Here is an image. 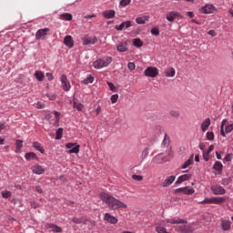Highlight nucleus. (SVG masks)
<instances>
[{
    "label": "nucleus",
    "mask_w": 233,
    "mask_h": 233,
    "mask_svg": "<svg viewBox=\"0 0 233 233\" xmlns=\"http://www.w3.org/2000/svg\"><path fill=\"white\" fill-rule=\"evenodd\" d=\"M99 198L103 203H106V205H107L108 208L111 210H118V208H128L127 204L121 202V200L112 197V195L106 192L100 193Z\"/></svg>",
    "instance_id": "f257e3e1"
},
{
    "label": "nucleus",
    "mask_w": 233,
    "mask_h": 233,
    "mask_svg": "<svg viewBox=\"0 0 233 233\" xmlns=\"http://www.w3.org/2000/svg\"><path fill=\"white\" fill-rule=\"evenodd\" d=\"M110 63H112V56H106L104 58H99L96 61H95L93 63V66L96 70H99L101 68H105V67L108 66V65H110Z\"/></svg>",
    "instance_id": "f03ea898"
},
{
    "label": "nucleus",
    "mask_w": 233,
    "mask_h": 233,
    "mask_svg": "<svg viewBox=\"0 0 233 233\" xmlns=\"http://www.w3.org/2000/svg\"><path fill=\"white\" fill-rule=\"evenodd\" d=\"M233 130V124H230L228 120L224 119L221 122L220 135L222 137H226L227 134H230Z\"/></svg>",
    "instance_id": "7ed1b4c3"
},
{
    "label": "nucleus",
    "mask_w": 233,
    "mask_h": 233,
    "mask_svg": "<svg viewBox=\"0 0 233 233\" xmlns=\"http://www.w3.org/2000/svg\"><path fill=\"white\" fill-rule=\"evenodd\" d=\"M225 202V198H205L204 200H202L200 202V205H220V203H224Z\"/></svg>",
    "instance_id": "20e7f679"
},
{
    "label": "nucleus",
    "mask_w": 233,
    "mask_h": 233,
    "mask_svg": "<svg viewBox=\"0 0 233 233\" xmlns=\"http://www.w3.org/2000/svg\"><path fill=\"white\" fill-rule=\"evenodd\" d=\"M60 83L62 85V89L64 90V92H69V90L72 88V86L70 85V81L66 77V75L61 76Z\"/></svg>",
    "instance_id": "39448f33"
},
{
    "label": "nucleus",
    "mask_w": 233,
    "mask_h": 233,
    "mask_svg": "<svg viewBox=\"0 0 233 233\" xmlns=\"http://www.w3.org/2000/svg\"><path fill=\"white\" fill-rule=\"evenodd\" d=\"M167 223H170V225H185L187 221L183 218H167L161 222V225H167Z\"/></svg>",
    "instance_id": "423d86ee"
},
{
    "label": "nucleus",
    "mask_w": 233,
    "mask_h": 233,
    "mask_svg": "<svg viewBox=\"0 0 233 233\" xmlns=\"http://www.w3.org/2000/svg\"><path fill=\"white\" fill-rule=\"evenodd\" d=\"M48 32H50V28H43L36 31L35 33L36 41L46 39V35H48Z\"/></svg>",
    "instance_id": "0eeeda50"
},
{
    "label": "nucleus",
    "mask_w": 233,
    "mask_h": 233,
    "mask_svg": "<svg viewBox=\"0 0 233 233\" xmlns=\"http://www.w3.org/2000/svg\"><path fill=\"white\" fill-rule=\"evenodd\" d=\"M144 74L147 77H157V76H159V69H157V67L149 66L146 68Z\"/></svg>",
    "instance_id": "6e6552de"
},
{
    "label": "nucleus",
    "mask_w": 233,
    "mask_h": 233,
    "mask_svg": "<svg viewBox=\"0 0 233 233\" xmlns=\"http://www.w3.org/2000/svg\"><path fill=\"white\" fill-rule=\"evenodd\" d=\"M196 190L189 187H184L175 189V194H185L186 196H192Z\"/></svg>",
    "instance_id": "1a4fd4ad"
},
{
    "label": "nucleus",
    "mask_w": 233,
    "mask_h": 233,
    "mask_svg": "<svg viewBox=\"0 0 233 233\" xmlns=\"http://www.w3.org/2000/svg\"><path fill=\"white\" fill-rule=\"evenodd\" d=\"M177 17H179L180 19H183V15H181V13L176 12V11H171V12L167 13L166 15V19L169 23H174V21H176V19H177Z\"/></svg>",
    "instance_id": "9d476101"
},
{
    "label": "nucleus",
    "mask_w": 233,
    "mask_h": 233,
    "mask_svg": "<svg viewBox=\"0 0 233 233\" xmlns=\"http://www.w3.org/2000/svg\"><path fill=\"white\" fill-rule=\"evenodd\" d=\"M66 147L69 149L67 154H79V148L81 147L76 143H67Z\"/></svg>",
    "instance_id": "9b49d317"
},
{
    "label": "nucleus",
    "mask_w": 233,
    "mask_h": 233,
    "mask_svg": "<svg viewBox=\"0 0 233 233\" xmlns=\"http://www.w3.org/2000/svg\"><path fill=\"white\" fill-rule=\"evenodd\" d=\"M96 43H97V37L96 36H90L86 35L84 37H82V44L84 46L96 45Z\"/></svg>",
    "instance_id": "f8f14e48"
},
{
    "label": "nucleus",
    "mask_w": 233,
    "mask_h": 233,
    "mask_svg": "<svg viewBox=\"0 0 233 233\" xmlns=\"http://www.w3.org/2000/svg\"><path fill=\"white\" fill-rule=\"evenodd\" d=\"M46 228L49 230V232H56V233H61L63 232V228L56 224L52 223H46L45 225Z\"/></svg>",
    "instance_id": "ddd939ff"
},
{
    "label": "nucleus",
    "mask_w": 233,
    "mask_h": 233,
    "mask_svg": "<svg viewBox=\"0 0 233 233\" xmlns=\"http://www.w3.org/2000/svg\"><path fill=\"white\" fill-rule=\"evenodd\" d=\"M175 181H176V176H169L161 183V187H170Z\"/></svg>",
    "instance_id": "4468645a"
},
{
    "label": "nucleus",
    "mask_w": 233,
    "mask_h": 233,
    "mask_svg": "<svg viewBox=\"0 0 233 233\" xmlns=\"http://www.w3.org/2000/svg\"><path fill=\"white\" fill-rule=\"evenodd\" d=\"M31 170L33 172V174H36L37 176H41V174H43L45 172V167H43V166L40 165H35L31 167Z\"/></svg>",
    "instance_id": "2eb2a0df"
},
{
    "label": "nucleus",
    "mask_w": 233,
    "mask_h": 233,
    "mask_svg": "<svg viewBox=\"0 0 233 233\" xmlns=\"http://www.w3.org/2000/svg\"><path fill=\"white\" fill-rule=\"evenodd\" d=\"M64 45L67 46V48H74V38L72 37V35L65 36Z\"/></svg>",
    "instance_id": "dca6fc26"
},
{
    "label": "nucleus",
    "mask_w": 233,
    "mask_h": 233,
    "mask_svg": "<svg viewBox=\"0 0 233 233\" xmlns=\"http://www.w3.org/2000/svg\"><path fill=\"white\" fill-rule=\"evenodd\" d=\"M104 219L105 221H107V223H111V225H116L117 223V218L110 215V213H106Z\"/></svg>",
    "instance_id": "f3484780"
},
{
    "label": "nucleus",
    "mask_w": 233,
    "mask_h": 233,
    "mask_svg": "<svg viewBox=\"0 0 233 233\" xmlns=\"http://www.w3.org/2000/svg\"><path fill=\"white\" fill-rule=\"evenodd\" d=\"M214 5H206L204 7L200 9L201 14H214Z\"/></svg>",
    "instance_id": "a211bd4d"
},
{
    "label": "nucleus",
    "mask_w": 233,
    "mask_h": 233,
    "mask_svg": "<svg viewBox=\"0 0 233 233\" xmlns=\"http://www.w3.org/2000/svg\"><path fill=\"white\" fill-rule=\"evenodd\" d=\"M190 177H192L191 174L181 175L180 177H177V179L176 181V185H181V183H183L185 181H188V179H190Z\"/></svg>",
    "instance_id": "6ab92c4d"
},
{
    "label": "nucleus",
    "mask_w": 233,
    "mask_h": 233,
    "mask_svg": "<svg viewBox=\"0 0 233 233\" xmlns=\"http://www.w3.org/2000/svg\"><path fill=\"white\" fill-rule=\"evenodd\" d=\"M165 161H167V159H165V156L163 155V153L155 156L152 159V162L157 164L165 163Z\"/></svg>",
    "instance_id": "aec40b11"
},
{
    "label": "nucleus",
    "mask_w": 233,
    "mask_h": 233,
    "mask_svg": "<svg viewBox=\"0 0 233 233\" xmlns=\"http://www.w3.org/2000/svg\"><path fill=\"white\" fill-rule=\"evenodd\" d=\"M117 52H128V43L121 42L116 46Z\"/></svg>",
    "instance_id": "412c9836"
},
{
    "label": "nucleus",
    "mask_w": 233,
    "mask_h": 233,
    "mask_svg": "<svg viewBox=\"0 0 233 233\" xmlns=\"http://www.w3.org/2000/svg\"><path fill=\"white\" fill-rule=\"evenodd\" d=\"M102 15L106 18V19H113V17H116V11L110 9V10H106L104 11L102 13Z\"/></svg>",
    "instance_id": "4be33fe9"
},
{
    "label": "nucleus",
    "mask_w": 233,
    "mask_h": 233,
    "mask_svg": "<svg viewBox=\"0 0 233 233\" xmlns=\"http://www.w3.org/2000/svg\"><path fill=\"white\" fill-rule=\"evenodd\" d=\"M212 190L217 196H223V194H225V188L221 186H217L213 187Z\"/></svg>",
    "instance_id": "5701e85b"
},
{
    "label": "nucleus",
    "mask_w": 233,
    "mask_h": 233,
    "mask_svg": "<svg viewBox=\"0 0 233 233\" xmlns=\"http://www.w3.org/2000/svg\"><path fill=\"white\" fill-rule=\"evenodd\" d=\"M149 19H150L149 15H144V16L137 17L136 18V23L137 25H145V23H147V21H148Z\"/></svg>",
    "instance_id": "b1692460"
},
{
    "label": "nucleus",
    "mask_w": 233,
    "mask_h": 233,
    "mask_svg": "<svg viewBox=\"0 0 233 233\" xmlns=\"http://www.w3.org/2000/svg\"><path fill=\"white\" fill-rule=\"evenodd\" d=\"M73 108H76L78 112H83V108H85V105L77 100H74Z\"/></svg>",
    "instance_id": "393cba45"
},
{
    "label": "nucleus",
    "mask_w": 233,
    "mask_h": 233,
    "mask_svg": "<svg viewBox=\"0 0 233 233\" xmlns=\"http://www.w3.org/2000/svg\"><path fill=\"white\" fill-rule=\"evenodd\" d=\"M210 127V118H206L201 124L202 132H207Z\"/></svg>",
    "instance_id": "a878e982"
},
{
    "label": "nucleus",
    "mask_w": 233,
    "mask_h": 233,
    "mask_svg": "<svg viewBox=\"0 0 233 233\" xmlns=\"http://www.w3.org/2000/svg\"><path fill=\"white\" fill-rule=\"evenodd\" d=\"M165 76L166 77H174V76H176V69H174V67H168L165 71Z\"/></svg>",
    "instance_id": "bb28decb"
},
{
    "label": "nucleus",
    "mask_w": 233,
    "mask_h": 233,
    "mask_svg": "<svg viewBox=\"0 0 233 233\" xmlns=\"http://www.w3.org/2000/svg\"><path fill=\"white\" fill-rule=\"evenodd\" d=\"M60 19L62 21H72L73 15L70 13H65V14L60 15Z\"/></svg>",
    "instance_id": "cd10ccee"
},
{
    "label": "nucleus",
    "mask_w": 233,
    "mask_h": 233,
    "mask_svg": "<svg viewBox=\"0 0 233 233\" xmlns=\"http://www.w3.org/2000/svg\"><path fill=\"white\" fill-rule=\"evenodd\" d=\"M73 223H76V225H81V223H84V225L86 224V219L84 218V217L82 218H73L72 219Z\"/></svg>",
    "instance_id": "c85d7f7f"
},
{
    "label": "nucleus",
    "mask_w": 233,
    "mask_h": 233,
    "mask_svg": "<svg viewBox=\"0 0 233 233\" xmlns=\"http://www.w3.org/2000/svg\"><path fill=\"white\" fill-rule=\"evenodd\" d=\"M214 170H217V172H222L223 171V164L219 161H216L213 166Z\"/></svg>",
    "instance_id": "c756f323"
},
{
    "label": "nucleus",
    "mask_w": 233,
    "mask_h": 233,
    "mask_svg": "<svg viewBox=\"0 0 233 233\" xmlns=\"http://www.w3.org/2000/svg\"><path fill=\"white\" fill-rule=\"evenodd\" d=\"M194 163V155H192L189 159L187 161H186L183 166L182 168H188V167H190V165H192Z\"/></svg>",
    "instance_id": "7c9ffc66"
},
{
    "label": "nucleus",
    "mask_w": 233,
    "mask_h": 233,
    "mask_svg": "<svg viewBox=\"0 0 233 233\" xmlns=\"http://www.w3.org/2000/svg\"><path fill=\"white\" fill-rule=\"evenodd\" d=\"M169 145L170 138L168 137V135L165 134L164 140L162 142V147H164V148H168Z\"/></svg>",
    "instance_id": "2f4dec72"
},
{
    "label": "nucleus",
    "mask_w": 233,
    "mask_h": 233,
    "mask_svg": "<svg viewBox=\"0 0 233 233\" xmlns=\"http://www.w3.org/2000/svg\"><path fill=\"white\" fill-rule=\"evenodd\" d=\"M222 230H230V220H222Z\"/></svg>",
    "instance_id": "473e14b6"
},
{
    "label": "nucleus",
    "mask_w": 233,
    "mask_h": 233,
    "mask_svg": "<svg viewBox=\"0 0 233 233\" xmlns=\"http://www.w3.org/2000/svg\"><path fill=\"white\" fill-rule=\"evenodd\" d=\"M35 77L37 79V81H43L45 79V73L42 71H35Z\"/></svg>",
    "instance_id": "72a5a7b5"
},
{
    "label": "nucleus",
    "mask_w": 233,
    "mask_h": 233,
    "mask_svg": "<svg viewBox=\"0 0 233 233\" xmlns=\"http://www.w3.org/2000/svg\"><path fill=\"white\" fill-rule=\"evenodd\" d=\"M25 157L27 161H30L32 159H37V155L34 152H29L25 155Z\"/></svg>",
    "instance_id": "f704fd0d"
},
{
    "label": "nucleus",
    "mask_w": 233,
    "mask_h": 233,
    "mask_svg": "<svg viewBox=\"0 0 233 233\" xmlns=\"http://www.w3.org/2000/svg\"><path fill=\"white\" fill-rule=\"evenodd\" d=\"M33 147L35 148V150H38V152H41V154H45V148L42 147L39 142H34Z\"/></svg>",
    "instance_id": "c9c22d12"
},
{
    "label": "nucleus",
    "mask_w": 233,
    "mask_h": 233,
    "mask_svg": "<svg viewBox=\"0 0 233 233\" xmlns=\"http://www.w3.org/2000/svg\"><path fill=\"white\" fill-rule=\"evenodd\" d=\"M133 46H137V48H141L143 46V41L139 38L133 39Z\"/></svg>",
    "instance_id": "e433bc0d"
},
{
    "label": "nucleus",
    "mask_w": 233,
    "mask_h": 233,
    "mask_svg": "<svg viewBox=\"0 0 233 233\" xmlns=\"http://www.w3.org/2000/svg\"><path fill=\"white\" fill-rule=\"evenodd\" d=\"M1 196L2 198H4L5 199H8L9 198H12V192L5 190V191H1Z\"/></svg>",
    "instance_id": "4c0bfd02"
},
{
    "label": "nucleus",
    "mask_w": 233,
    "mask_h": 233,
    "mask_svg": "<svg viewBox=\"0 0 233 233\" xmlns=\"http://www.w3.org/2000/svg\"><path fill=\"white\" fill-rule=\"evenodd\" d=\"M15 145H16V152H21V148H23V141L17 139L15 141Z\"/></svg>",
    "instance_id": "58836bf2"
},
{
    "label": "nucleus",
    "mask_w": 233,
    "mask_h": 233,
    "mask_svg": "<svg viewBox=\"0 0 233 233\" xmlns=\"http://www.w3.org/2000/svg\"><path fill=\"white\" fill-rule=\"evenodd\" d=\"M63 137V127H59L56 130V139H61Z\"/></svg>",
    "instance_id": "ea45409f"
},
{
    "label": "nucleus",
    "mask_w": 233,
    "mask_h": 233,
    "mask_svg": "<svg viewBox=\"0 0 233 233\" xmlns=\"http://www.w3.org/2000/svg\"><path fill=\"white\" fill-rule=\"evenodd\" d=\"M207 139H208V141H214V132L208 131V132L207 133Z\"/></svg>",
    "instance_id": "a19ab883"
},
{
    "label": "nucleus",
    "mask_w": 233,
    "mask_h": 233,
    "mask_svg": "<svg viewBox=\"0 0 233 233\" xmlns=\"http://www.w3.org/2000/svg\"><path fill=\"white\" fill-rule=\"evenodd\" d=\"M110 99H111V103H113V104L117 103V99H119V95L115 94V95L111 96Z\"/></svg>",
    "instance_id": "79ce46f5"
},
{
    "label": "nucleus",
    "mask_w": 233,
    "mask_h": 233,
    "mask_svg": "<svg viewBox=\"0 0 233 233\" xmlns=\"http://www.w3.org/2000/svg\"><path fill=\"white\" fill-rule=\"evenodd\" d=\"M131 0H121L120 1V6H128V5H130Z\"/></svg>",
    "instance_id": "37998d69"
},
{
    "label": "nucleus",
    "mask_w": 233,
    "mask_h": 233,
    "mask_svg": "<svg viewBox=\"0 0 233 233\" xmlns=\"http://www.w3.org/2000/svg\"><path fill=\"white\" fill-rule=\"evenodd\" d=\"M132 179H134L135 181H143V176H140V175H133V176H132Z\"/></svg>",
    "instance_id": "c03bdc74"
},
{
    "label": "nucleus",
    "mask_w": 233,
    "mask_h": 233,
    "mask_svg": "<svg viewBox=\"0 0 233 233\" xmlns=\"http://www.w3.org/2000/svg\"><path fill=\"white\" fill-rule=\"evenodd\" d=\"M151 34H152V35H159V28H157V27H153V28L151 29Z\"/></svg>",
    "instance_id": "a18cd8bd"
},
{
    "label": "nucleus",
    "mask_w": 233,
    "mask_h": 233,
    "mask_svg": "<svg viewBox=\"0 0 233 233\" xmlns=\"http://www.w3.org/2000/svg\"><path fill=\"white\" fill-rule=\"evenodd\" d=\"M127 68L128 70H136V64H134V62H129L127 64Z\"/></svg>",
    "instance_id": "49530a36"
},
{
    "label": "nucleus",
    "mask_w": 233,
    "mask_h": 233,
    "mask_svg": "<svg viewBox=\"0 0 233 233\" xmlns=\"http://www.w3.org/2000/svg\"><path fill=\"white\" fill-rule=\"evenodd\" d=\"M107 86H109V90H112V92H116V86H114V83L107 82Z\"/></svg>",
    "instance_id": "de8ad7c7"
},
{
    "label": "nucleus",
    "mask_w": 233,
    "mask_h": 233,
    "mask_svg": "<svg viewBox=\"0 0 233 233\" xmlns=\"http://www.w3.org/2000/svg\"><path fill=\"white\" fill-rule=\"evenodd\" d=\"M123 24H124V27L126 28H130V26H132L131 21H126V22H123Z\"/></svg>",
    "instance_id": "09e8293b"
},
{
    "label": "nucleus",
    "mask_w": 233,
    "mask_h": 233,
    "mask_svg": "<svg viewBox=\"0 0 233 233\" xmlns=\"http://www.w3.org/2000/svg\"><path fill=\"white\" fill-rule=\"evenodd\" d=\"M116 30H123L125 28V24L122 22V24H120L119 25H116Z\"/></svg>",
    "instance_id": "8fccbe9b"
},
{
    "label": "nucleus",
    "mask_w": 233,
    "mask_h": 233,
    "mask_svg": "<svg viewBox=\"0 0 233 233\" xmlns=\"http://www.w3.org/2000/svg\"><path fill=\"white\" fill-rule=\"evenodd\" d=\"M209 156V154L208 153H207V152H203V159L205 160V161H208L209 159H210V157H208Z\"/></svg>",
    "instance_id": "3c124183"
},
{
    "label": "nucleus",
    "mask_w": 233,
    "mask_h": 233,
    "mask_svg": "<svg viewBox=\"0 0 233 233\" xmlns=\"http://www.w3.org/2000/svg\"><path fill=\"white\" fill-rule=\"evenodd\" d=\"M46 76L48 81L54 80V75L52 73H46Z\"/></svg>",
    "instance_id": "603ef678"
},
{
    "label": "nucleus",
    "mask_w": 233,
    "mask_h": 233,
    "mask_svg": "<svg viewBox=\"0 0 233 233\" xmlns=\"http://www.w3.org/2000/svg\"><path fill=\"white\" fill-rule=\"evenodd\" d=\"M208 34V35H211V37H216L218 35V34L214 30H209Z\"/></svg>",
    "instance_id": "864d4df0"
},
{
    "label": "nucleus",
    "mask_w": 233,
    "mask_h": 233,
    "mask_svg": "<svg viewBox=\"0 0 233 233\" xmlns=\"http://www.w3.org/2000/svg\"><path fill=\"white\" fill-rule=\"evenodd\" d=\"M54 114H55V119L56 123L59 122V116H61V114L57 111H55Z\"/></svg>",
    "instance_id": "5fc2aeb1"
},
{
    "label": "nucleus",
    "mask_w": 233,
    "mask_h": 233,
    "mask_svg": "<svg viewBox=\"0 0 233 233\" xmlns=\"http://www.w3.org/2000/svg\"><path fill=\"white\" fill-rule=\"evenodd\" d=\"M170 115L173 117H179V112H177V111H171Z\"/></svg>",
    "instance_id": "6e6d98bb"
},
{
    "label": "nucleus",
    "mask_w": 233,
    "mask_h": 233,
    "mask_svg": "<svg viewBox=\"0 0 233 233\" xmlns=\"http://www.w3.org/2000/svg\"><path fill=\"white\" fill-rule=\"evenodd\" d=\"M32 208H39V203L37 202H32L31 203Z\"/></svg>",
    "instance_id": "4d7b16f0"
},
{
    "label": "nucleus",
    "mask_w": 233,
    "mask_h": 233,
    "mask_svg": "<svg viewBox=\"0 0 233 233\" xmlns=\"http://www.w3.org/2000/svg\"><path fill=\"white\" fill-rule=\"evenodd\" d=\"M6 128V123H0V132H3Z\"/></svg>",
    "instance_id": "13d9d810"
},
{
    "label": "nucleus",
    "mask_w": 233,
    "mask_h": 233,
    "mask_svg": "<svg viewBox=\"0 0 233 233\" xmlns=\"http://www.w3.org/2000/svg\"><path fill=\"white\" fill-rule=\"evenodd\" d=\"M86 83H94V76H89L86 79Z\"/></svg>",
    "instance_id": "bf43d9fd"
},
{
    "label": "nucleus",
    "mask_w": 233,
    "mask_h": 233,
    "mask_svg": "<svg viewBox=\"0 0 233 233\" xmlns=\"http://www.w3.org/2000/svg\"><path fill=\"white\" fill-rule=\"evenodd\" d=\"M214 150V145L209 146L208 149L206 151L207 154L210 155V152Z\"/></svg>",
    "instance_id": "052dcab7"
},
{
    "label": "nucleus",
    "mask_w": 233,
    "mask_h": 233,
    "mask_svg": "<svg viewBox=\"0 0 233 233\" xmlns=\"http://www.w3.org/2000/svg\"><path fill=\"white\" fill-rule=\"evenodd\" d=\"M143 157H147L148 156V149H144L142 152Z\"/></svg>",
    "instance_id": "680f3d73"
},
{
    "label": "nucleus",
    "mask_w": 233,
    "mask_h": 233,
    "mask_svg": "<svg viewBox=\"0 0 233 233\" xmlns=\"http://www.w3.org/2000/svg\"><path fill=\"white\" fill-rule=\"evenodd\" d=\"M96 116H99V114H101V106H98L96 108Z\"/></svg>",
    "instance_id": "e2e57ef3"
},
{
    "label": "nucleus",
    "mask_w": 233,
    "mask_h": 233,
    "mask_svg": "<svg viewBox=\"0 0 233 233\" xmlns=\"http://www.w3.org/2000/svg\"><path fill=\"white\" fill-rule=\"evenodd\" d=\"M35 190H36V192H38V194H43V188H41V187L37 186L35 187Z\"/></svg>",
    "instance_id": "0e129e2a"
},
{
    "label": "nucleus",
    "mask_w": 233,
    "mask_h": 233,
    "mask_svg": "<svg viewBox=\"0 0 233 233\" xmlns=\"http://www.w3.org/2000/svg\"><path fill=\"white\" fill-rule=\"evenodd\" d=\"M224 159H225V161L228 162V161H230V159H232V157L230 156V154H228L226 156V157Z\"/></svg>",
    "instance_id": "69168bd1"
},
{
    "label": "nucleus",
    "mask_w": 233,
    "mask_h": 233,
    "mask_svg": "<svg viewBox=\"0 0 233 233\" xmlns=\"http://www.w3.org/2000/svg\"><path fill=\"white\" fill-rule=\"evenodd\" d=\"M199 148L202 150V152H205V145L203 143L199 144Z\"/></svg>",
    "instance_id": "338daca9"
},
{
    "label": "nucleus",
    "mask_w": 233,
    "mask_h": 233,
    "mask_svg": "<svg viewBox=\"0 0 233 233\" xmlns=\"http://www.w3.org/2000/svg\"><path fill=\"white\" fill-rule=\"evenodd\" d=\"M187 16L190 17V19H192V17H194V13L193 12H187Z\"/></svg>",
    "instance_id": "774afa93"
}]
</instances>
